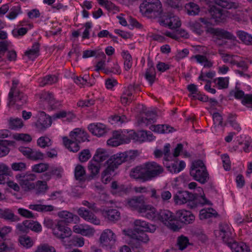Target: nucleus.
I'll return each mask as SVG.
<instances>
[{"instance_id": "f257e3e1", "label": "nucleus", "mask_w": 252, "mask_h": 252, "mask_svg": "<svg viewBox=\"0 0 252 252\" xmlns=\"http://www.w3.org/2000/svg\"><path fill=\"white\" fill-rule=\"evenodd\" d=\"M197 194V193H195ZM174 202L177 205H182L188 203L190 208L196 207L199 205H211V202L208 200L204 195H194L187 191H178L173 196Z\"/></svg>"}, {"instance_id": "f03ea898", "label": "nucleus", "mask_w": 252, "mask_h": 252, "mask_svg": "<svg viewBox=\"0 0 252 252\" xmlns=\"http://www.w3.org/2000/svg\"><path fill=\"white\" fill-rule=\"evenodd\" d=\"M221 239L223 242L231 249L232 252H249V247L243 242H237L233 240L231 228L226 223L221 225Z\"/></svg>"}, {"instance_id": "7ed1b4c3", "label": "nucleus", "mask_w": 252, "mask_h": 252, "mask_svg": "<svg viewBox=\"0 0 252 252\" xmlns=\"http://www.w3.org/2000/svg\"><path fill=\"white\" fill-rule=\"evenodd\" d=\"M139 8L143 15L150 18L159 19L163 14L162 5L159 0H145Z\"/></svg>"}, {"instance_id": "20e7f679", "label": "nucleus", "mask_w": 252, "mask_h": 252, "mask_svg": "<svg viewBox=\"0 0 252 252\" xmlns=\"http://www.w3.org/2000/svg\"><path fill=\"white\" fill-rule=\"evenodd\" d=\"M190 174L195 180L201 183H205L208 178L206 167L203 161L200 160L192 163Z\"/></svg>"}, {"instance_id": "39448f33", "label": "nucleus", "mask_w": 252, "mask_h": 252, "mask_svg": "<svg viewBox=\"0 0 252 252\" xmlns=\"http://www.w3.org/2000/svg\"><path fill=\"white\" fill-rule=\"evenodd\" d=\"M136 153L134 151L117 153L111 156L106 162L117 169L123 162L134 159L136 157Z\"/></svg>"}, {"instance_id": "423d86ee", "label": "nucleus", "mask_w": 252, "mask_h": 252, "mask_svg": "<svg viewBox=\"0 0 252 252\" xmlns=\"http://www.w3.org/2000/svg\"><path fill=\"white\" fill-rule=\"evenodd\" d=\"M157 220H160L164 225L173 231H177L179 227L177 225L176 217L168 210H160Z\"/></svg>"}, {"instance_id": "0eeeda50", "label": "nucleus", "mask_w": 252, "mask_h": 252, "mask_svg": "<svg viewBox=\"0 0 252 252\" xmlns=\"http://www.w3.org/2000/svg\"><path fill=\"white\" fill-rule=\"evenodd\" d=\"M158 22L161 26L171 29H176L181 25L179 18L170 12L163 13L158 19Z\"/></svg>"}, {"instance_id": "6e6552de", "label": "nucleus", "mask_w": 252, "mask_h": 252, "mask_svg": "<svg viewBox=\"0 0 252 252\" xmlns=\"http://www.w3.org/2000/svg\"><path fill=\"white\" fill-rule=\"evenodd\" d=\"M238 7V3L231 0H221V23L234 19V14L232 9H236Z\"/></svg>"}, {"instance_id": "1a4fd4ad", "label": "nucleus", "mask_w": 252, "mask_h": 252, "mask_svg": "<svg viewBox=\"0 0 252 252\" xmlns=\"http://www.w3.org/2000/svg\"><path fill=\"white\" fill-rule=\"evenodd\" d=\"M36 178V176L33 174L27 172L25 174H20L16 176V179L18 181L21 187L26 191L34 189L35 184L32 182Z\"/></svg>"}, {"instance_id": "9d476101", "label": "nucleus", "mask_w": 252, "mask_h": 252, "mask_svg": "<svg viewBox=\"0 0 252 252\" xmlns=\"http://www.w3.org/2000/svg\"><path fill=\"white\" fill-rule=\"evenodd\" d=\"M52 233L54 236L63 242L65 238L70 237L72 234V231L70 228L64 224V222L63 220H58L56 221V225L53 228Z\"/></svg>"}, {"instance_id": "9b49d317", "label": "nucleus", "mask_w": 252, "mask_h": 252, "mask_svg": "<svg viewBox=\"0 0 252 252\" xmlns=\"http://www.w3.org/2000/svg\"><path fill=\"white\" fill-rule=\"evenodd\" d=\"M99 241L102 247L111 249L117 241V236L111 229H106L100 234Z\"/></svg>"}, {"instance_id": "f8f14e48", "label": "nucleus", "mask_w": 252, "mask_h": 252, "mask_svg": "<svg viewBox=\"0 0 252 252\" xmlns=\"http://www.w3.org/2000/svg\"><path fill=\"white\" fill-rule=\"evenodd\" d=\"M148 181L158 177L164 171L163 167L154 161L144 163Z\"/></svg>"}, {"instance_id": "ddd939ff", "label": "nucleus", "mask_w": 252, "mask_h": 252, "mask_svg": "<svg viewBox=\"0 0 252 252\" xmlns=\"http://www.w3.org/2000/svg\"><path fill=\"white\" fill-rule=\"evenodd\" d=\"M128 136L129 140L132 139L139 142L152 141L155 138V137L151 132L144 130L138 131L137 132L131 130L128 132Z\"/></svg>"}, {"instance_id": "4468645a", "label": "nucleus", "mask_w": 252, "mask_h": 252, "mask_svg": "<svg viewBox=\"0 0 252 252\" xmlns=\"http://www.w3.org/2000/svg\"><path fill=\"white\" fill-rule=\"evenodd\" d=\"M129 142V138H128V133L125 135L120 131H114L112 137L107 141V144L112 147H116Z\"/></svg>"}, {"instance_id": "2eb2a0df", "label": "nucleus", "mask_w": 252, "mask_h": 252, "mask_svg": "<svg viewBox=\"0 0 252 252\" xmlns=\"http://www.w3.org/2000/svg\"><path fill=\"white\" fill-rule=\"evenodd\" d=\"M130 176L143 182L148 181L145 163L133 168L130 171Z\"/></svg>"}, {"instance_id": "dca6fc26", "label": "nucleus", "mask_w": 252, "mask_h": 252, "mask_svg": "<svg viewBox=\"0 0 252 252\" xmlns=\"http://www.w3.org/2000/svg\"><path fill=\"white\" fill-rule=\"evenodd\" d=\"M145 204L143 196H134L126 199L125 201L126 206L132 210H136L140 213V210Z\"/></svg>"}, {"instance_id": "f3484780", "label": "nucleus", "mask_w": 252, "mask_h": 252, "mask_svg": "<svg viewBox=\"0 0 252 252\" xmlns=\"http://www.w3.org/2000/svg\"><path fill=\"white\" fill-rule=\"evenodd\" d=\"M138 88L137 85L130 84L125 88L121 97V102L124 105L129 104L134 99L132 95L135 90Z\"/></svg>"}, {"instance_id": "a211bd4d", "label": "nucleus", "mask_w": 252, "mask_h": 252, "mask_svg": "<svg viewBox=\"0 0 252 252\" xmlns=\"http://www.w3.org/2000/svg\"><path fill=\"white\" fill-rule=\"evenodd\" d=\"M220 0H215V4L212 5L210 9L211 15V24L218 25L220 22Z\"/></svg>"}, {"instance_id": "6ab92c4d", "label": "nucleus", "mask_w": 252, "mask_h": 252, "mask_svg": "<svg viewBox=\"0 0 252 252\" xmlns=\"http://www.w3.org/2000/svg\"><path fill=\"white\" fill-rule=\"evenodd\" d=\"M157 114L153 111H148L142 114L138 119V123L141 126H148L156 122Z\"/></svg>"}, {"instance_id": "aec40b11", "label": "nucleus", "mask_w": 252, "mask_h": 252, "mask_svg": "<svg viewBox=\"0 0 252 252\" xmlns=\"http://www.w3.org/2000/svg\"><path fill=\"white\" fill-rule=\"evenodd\" d=\"M77 213L78 215L86 221L90 222L95 225L100 224V220L91 212L84 207L80 208Z\"/></svg>"}, {"instance_id": "412c9836", "label": "nucleus", "mask_w": 252, "mask_h": 252, "mask_svg": "<svg viewBox=\"0 0 252 252\" xmlns=\"http://www.w3.org/2000/svg\"><path fill=\"white\" fill-rule=\"evenodd\" d=\"M139 213L143 217L152 220H157L158 214L155 207L151 205L145 204L143 205V207L140 209Z\"/></svg>"}, {"instance_id": "4be33fe9", "label": "nucleus", "mask_w": 252, "mask_h": 252, "mask_svg": "<svg viewBox=\"0 0 252 252\" xmlns=\"http://www.w3.org/2000/svg\"><path fill=\"white\" fill-rule=\"evenodd\" d=\"M52 124L51 118L44 112H40L35 126L39 130H43L50 126Z\"/></svg>"}, {"instance_id": "5701e85b", "label": "nucleus", "mask_w": 252, "mask_h": 252, "mask_svg": "<svg viewBox=\"0 0 252 252\" xmlns=\"http://www.w3.org/2000/svg\"><path fill=\"white\" fill-rule=\"evenodd\" d=\"M90 131L94 135L97 137L102 136L107 131L105 125L102 123H93L88 126Z\"/></svg>"}, {"instance_id": "b1692460", "label": "nucleus", "mask_w": 252, "mask_h": 252, "mask_svg": "<svg viewBox=\"0 0 252 252\" xmlns=\"http://www.w3.org/2000/svg\"><path fill=\"white\" fill-rule=\"evenodd\" d=\"M200 22L203 23L206 27H208L210 23L207 19L204 18H200L199 21L190 23L191 30L198 34H201L204 32V27L201 24Z\"/></svg>"}, {"instance_id": "393cba45", "label": "nucleus", "mask_w": 252, "mask_h": 252, "mask_svg": "<svg viewBox=\"0 0 252 252\" xmlns=\"http://www.w3.org/2000/svg\"><path fill=\"white\" fill-rule=\"evenodd\" d=\"M103 217L110 221L115 222L120 219V213L116 209L106 208L101 211Z\"/></svg>"}, {"instance_id": "a878e982", "label": "nucleus", "mask_w": 252, "mask_h": 252, "mask_svg": "<svg viewBox=\"0 0 252 252\" xmlns=\"http://www.w3.org/2000/svg\"><path fill=\"white\" fill-rule=\"evenodd\" d=\"M134 224L135 229L141 232H154L156 230L155 226L150 224L146 221L141 220H135Z\"/></svg>"}, {"instance_id": "bb28decb", "label": "nucleus", "mask_w": 252, "mask_h": 252, "mask_svg": "<svg viewBox=\"0 0 252 252\" xmlns=\"http://www.w3.org/2000/svg\"><path fill=\"white\" fill-rule=\"evenodd\" d=\"M9 102L8 105L9 106L15 105L16 107L19 109V107L25 103H26L27 100V96L25 95L23 93L19 91H16L12 96V99L13 100L14 103H10V98L8 96Z\"/></svg>"}, {"instance_id": "cd10ccee", "label": "nucleus", "mask_w": 252, "mask_h": 252, "mask_svg": "<svg viewBox=\"0 0 252 252\" xmlns=\"http://www.w3.org/2000/svg\"><path fill=\"white\" fill-rule=\"evenodd\" d=\"M107 166L103 170L101 174V181L103 183L107 184L112 179V176L115 170L116 169L112 165L106 162Z\"/></svg>"}, {"instance_id": "c85d7f7f", "label": "nucleus", "mask_w": 252, "mask_h": 252, "mask_svg": "<svg viewBox=\"0 0 252 252\" xmlns=\"http://www.w3.org/2000/svg\"><path fill=\"white\" fill-rule=\"evenodd\" d=\"M70 137L78 142H84L88 139L87 132L83 129L76 128L70 133Z\"/></svg>"}, {"instance_id": "c756f323", "label": "nucleus", "mask_w": 252, "mask_h": 252, "mask_svg": "<svg viewBox=\"0 0 252 252\" xmlns=\"http://www.w3.org/2000/svg\"><path fill=\"white\" fill-rule=\"evenodd\" d=\"M210 107L209 111L212 115L213 120L218 121V119L220 118V115L219 113L220 105L215 99L211 98L209 100Z\"/></svg>"}, {"instance_id": "7c9ffc66", "label": "nucleus", "mask_w": 252, "mask_h": 252, "mask_svg": "<svg viewBox=\"0 0 252 252\" xmlns=\"http://www.w3.org/2000/svg\"><path fill=\"white\" fill-rule=\"evenodd\" d=\"M177 215L180 220L186 224L192 223L195 219L194 216L190 211L185 210H179Z\"/></svg>"}, {"instance_id": "2f4dec72", "label": "nucleus", "mask_w": 252, "mask_h": 252, "mask_svg": "<svg viewBox=\"0 0 252 252\" xmlns=\"http://www.w3.org/2000/svg\"><path fill=\"white\" fill-rule=\"evenodd\" d=\"M0 218L10 222H16L19 220L18 216L9 209L0 208Z\"/></svg>"}, {"instance_id": "473e14b6", "label": "nucleus", "mask_w": 252, "mask_h": 252, "mask_svg": "<svg viewBox=\"0 0 252 252\" xmlns=\"http://www.w3.org/2000/svg\"><path fill=\"white\" fill-rule=\"evenodd\" d=\"M109 157L108 152L104 149L98 148L96 150L95 153L94 155L93 159L94 161L100 163Z\"/></svg>"}, {"instance_id": "72a5a7b5", "label": "nucleus", "mask_w": 252, "mask_h": 252, "mask_svg": "<svg viewBox=\"0 0 252 252\" xmlns=\"http://www.w3.org/2000/svg\"><path fill=\"white\" fill-rule=\"evenodd\" d=\"M59 217L64 220V221L66 223H70L74 221L77 222L79 220V218L76 215L69 212L67 211H63L59 212Z\"/></svg>"}, {"instance_id": "f704fd0d", "label": "nucleus", "mask_w": 252, "mask_h": 252, "mask_svg": "<svg viewBox=\"0 0 252 252\" xmlns=\"http://www.w3.org/2000/svg\"><path fill=\"white\" fill-rule=\"evenodd\" d=\"M112 192L118 195H122L128 192V188L123 184H119L117 182L114 181L111 184Z\"/></svg>"}, {"instance_id": "c9c22d12", "label": "nucleus", "mask_w": 252, "mask_h": 252, "mask_svg": "<svg viewBox=\"0 0 252 252\" xmlns=\"http://www.w3.org/2000/svg\"><path fill=\"white\" fill-rule=\"evenodd\" d=\"M218 215L216 211L212 208H205L200 210L199 218L201 220L215 218Z\"/></svg>"}, {"instance_id": "e433bc0d", "label": "nucleus", "mask_w": 252, "mask_h": 252, "mask_svg": "<svg viewBox=\"0 0 252 252\" xmlns=\"http://www.w3.org/2000/svg\"><path fill=\"white\" fill-rule=\"evenodd\" d=\"M39 47L38 43L34 42L31 48L25 52V55L31 60L35 59L39 56Z\"/></svg>"}, {"instance_id": "4c0bfd02", "label": "nucleus", "mask_w": 252, "mask_h": 252, "mask_svg": "<svg viewBox=\"0 0 252 252\" xmlns=\"http://www.w3.org/2000/svg\"><path fill=\"white\" fill-rule=\"evenodd\" d=\"M63 142L65 147L71 152H77L80 149L78 142L73 139L63 137Z\"/></svg>"}, {"instance_id": "58836bf2", "label": "nucleus", "mask_w": 252, "mask_h": 252, "mask_svg": "<svg viewBox=\"0 0 252 252\" xmlns=\"http://www.w3.org/2000/svg\"><path fill=\"white\" fill-rule=\"evenodd\" d=\"M88 169L90 172L91 176L94 178L99 173L100 164L99 163L94 161L93 159H92L88 163Z\"/></svg>"}, {"instance_id": "ea45409f", "label": "nucleus", "mask_w": 252, "mask_h": 252, "mask_svg": "<svg viewBox=\"0 0 252 252\" xmlns=\"http://www.w3.org/2000/svg\"><path fill=\"white\" fill-rule=\"evenodd\" d=\"M190 59L191 60H194L196 62L202 65H203L204 67H210L212 66V63L211 62L208 60L207 57L202 55H196L194 56H192Z\"/></svg>"}, {"instance_id": "a19ab883", "label": "nucleus", "mask_w": 252, "mask_h": 252, "mask_svg": "<svg viewBox=\"0 0 252 252\" xmlns=\"http://www.w3.org/2000/svg\"><path fill=\"white\" fill-rule=\"evenodd\" d=\"M235 37L234 35L227 31L221 30V46L226 45L227 47L229 46L227 45V43H232L234 41Z\"/></svg>"}, {"instance_id": "79ce46f5", "label": "nucleus", "mask_w": 252, "mask_h": 252, "mask_svg": "<svg viewBox=\"0 0 252 252\" xmlns=\"http://www.w3.org/2000/svg\"><path fill=\"white\" fill-rule=\"evenodd\" d=\"M186 166L185 162L180 161L179 163L177 161L171 163L167 166L168 170L171 173H177L183 170Z\"/></svg>"}, {"instance_id": "37998d69", "label": "nucleus", "mask_w": 252, "mask_h": 252, "mask_svg": "<svg viewBox=\"0 0 252 252\" xmlns=\"http://www.w3.org/2000/svg\"><path fill=\"white\" fill-rule=\"evenodd\" d=\"M18 241L20 245L26 249H30L32 247L34 241L30 236L27 235H23L19 237Z\"/></svg>"}, {"instance_id": "c03bdc74", "label": "nucleus", "mask_w": 252, "mask_h": 252, "mask_svg": "<svg viewBox=\"0 0 252 252\" xmlns=\"http://www.w3.org/2000/svg\"><path fill=\"white\" fill-rule=\"evenodd\" d=\"M145 77L151 85L154 83L156 80V72L155 68L153 65H149L148 68L146 70Z\"/></svg>"}, {"instance_id": "a18cd8bd", "label": "nucleus", "mask_w": 252, "mask_h": 252, "mask_svg": "<svg viewBox=\"0 0 252 252\" xmlns=\"http://www.w3.org/2000/svg\"><path fill=\"white\" fill-rule=\"evenodd\" d=\"M236 34L239 39L246 45H252V35L251 34L243 31H238Z\"/></svg>"}, {"instance_id": "49530a36", "label": "nucleus", "mask_w": 252, "mask_h": 252, "mask_svg": "<svg viewBox=\"0 0 252 252\" xmlns=\"http://www.w3.org/2000/svg\"><path fill=\"white\" fill-rule=\"evenodd\" d=\"M29 209L37 212H50L52 211L54 207L53 206L41 204H31L29 206Z\"/></svg>"}, {"instance_id": "de8ad7c7", "label": "nucleus", "mask_w": 252, "mask_h": 252, "mask_svg": "<svg viewBox=\"0 0 252 252\" xmlns=\"http://www.w3.org/2000/svg\"><path fill=\"white\" fill-rule=\"evenodd\" d=\"M185 7L187 13L189 15L194 16L198 15L200 11L199 6L194 2H190L187 3Z\"/></svg>"}, {"instance_id": "09e8293b", "label": "nucleus", "mask_w": 252, "mask_h": 252, "mask_svg": "<svg viewBox=\"0 0 252 252\" xmlns=\"http://www.w3.org/2000/svg\"><path fill=\"white\" fill-rule=\"evenodd\" d=\"M22 13L21 7L19 4H17L11 7L6 17L10 20H13Z\"/></svg>"}, {"instance_id": "8fccbe9b", "label": "nucleus", "mask_w": 252, "mask_h": 252, "mask_svg": "<svg viewBox=\"0 0 252 252\" xmlns=\"http://www.w3.org/2000/svg\"><path fill=\"white\" fill-rule=\"evenodd\" d=\"M122 56L124 60V69L128 71L132 65V57L127 51H123Z\"/></svg>"}, {"instance_id": "3c124183", "label": "nucleus", "mask_w": 252, "mask_h": 252, "mask_svg": "<svg viewBox=\"0 0 252 252\" xmlns=\"http://www.w3.org/2000/svg\"><path fill=\"white\" fill-rule=\"evenodd\" d=\"M86 171L81 165H77L74 169V176L76 180L82 181L85 179Z\"/></svg>"}, {"instance_id": "603ef678", "label": "nucleus", "mask_w": 252, "mask_h": 252, "mask_svg": "<svg viewBox=\"0 0 252 252\" xmlns=\"http://www.w3.org/2000/svg\"><path fill=\"white\" fill-rule=\"evenodd\" d=\"M206 32L211 35L215 42L219 44L220 39V30L219 28H208Z\"/></svg>"}, {"instance_id": "864d4df0", "label": "nucleus", "mask_w": 252, "mask_h": 252, "mask_svg": "<svg viewBox=\"0 0 252 252\" xmlns=\"http://www.w3.org/2000/svg\"><path fill=\"white\" fill-rule=\"evenodd\" d=\"M34 252H56V250L53 246L43 243L37 246Z\"/></svg>"}, {"instance_id": "5fc2aeb1", "label": "nucleus", "mask_w": 252, "mask_h": 252, "mask_svg": "<svg viewBox=\"0 0 252 252\" xmlns=\"http://www.w3.org/2000/svg\"><path fill=\"white\" fill-rule=\"evenodd\" d=\"M23 126L22 120L19 118H10L9 120V127L12 129H17Z\"/></svg>"}, {"instance_id": "6e6d98bb", "label": "nucleus", "mask_w": 252, "mask_h": 252, "mask_svg": "<svg viewBox=\"0 0 252 252\" xmlns=\"http://www.w3.org/2000/svg\"><path fill=\"white\" fill-rule=\"evenodd\" d=\"M58 81V78L55 75H47L41 79L39 82L40 86H44L46 85H52Z\"/></svg>"}, {"instance_id": "4d7b16f0", "label": "nucleus", "mask_w": 252, "mask_h": 252, "mask_svg": "<svg viewBox=\"0 0 252 252\" xmlns=\"http://www.w3.org/2000/svg\"><path fill=\"white\" fill-rule=\"evenodd\" d=\"M63 172V169L62 167H54L51 170L46 173L45 176H48L47 180H49L52 175L55 176L57 178H61Z\"/></svg>"}, {"instance_id": "13d9d810", "label": "nucleus", "mask_w": 252, "mask_h": 252, "mask_svg": "<svg viewBox=\"0 0 252 252\" xmlns=\"http://www.w3.org/2000/svg\"><path fill=\"white\" fill-rule=\"evenodd\" d=\"M90 78L88 74H85L83 77L81 76H75L74 77V82L78 85L84 86L87 85L88 86H91L89 82V79Z\"/></svg>"}, {"instance_id": "bf43d9fd", "label": "nucleus", "mask_w": 252, "mask_h": 252, "mask_svg": "<svg viewBox=\"0 0 252 252\" xmlns=\"http://www.w3.org/2000/svg\"><path fill=\"white\" fill-rule=\"evenodd\" d=\"M49 168V165L45 163L36 164L32 166V170L33 172L40 173L46 171Z\"/></svg>"}, {"instance_id": "052dcab7", "label": "nucleus", "mask_w": 252, "mask_h": 252, "mask_svg": "<svg viewBox=\"0 0 252 252\" xmlns=\"http://www.w3.org/2000/svg\"><path fill=\"white\" fill-rule=\"evenodd\" d=\"M37 144L40 147L44 148L51 146L52 141L49 137L42 136L37 139Z\"/></svg>"}, {"instance_id": "680f3d73", "label": "nucleus", "mask_w": 252, "mask_h": 252, "mask_svg": "<svg viewBox=\"0 0 252 252\" xmlns=\"http://www.w3.org/2000/svg\"><path fill=\"white\" fill-rule=\"evenodd\" d=\"M35 189L37 193H44L48 189L46 182L43 181H38L35 184Z\"/></svg>"}, {"instance_id": "e2e57ef3", "label": "nucleus", "mask_w": 252, "mask_h": 252, "mask_svg": "<svg viewBox=\"0 0 252 252\" xmlns=\"http://www.w3.org/2000/svg\"><path fill=\"white\" fill-rule=\"evenodd\" d=\"M44 158V154L39 150L32 149L29 159L34 161L42 160Z\"/></svg>"}, {"instance_id": "0e129e2a", "label": "nucleus", "mask_w": 252, "mask_h": 252, "mask_svg": "<svg viewBox=\"0 0 252 252\" xmlns=\"http://www.w3.org/2000/svg\"><path fill=\"white\" fill-rule=\"evenodd\" d=\"M221 160L223 169L225 171H229L231 168V162L229 157L226 154L221 155Z\"/></svg>"}, {"instance_id": "69168bd1", "label": "nucleus", "mask_w": 252, "mask_h": 252, "mask_svg": "<svg viewBox=\"0 0 252 252\" xmlns=\"http://www.w3.org/2000/svg\"><path fill=\"white\" fill-rule=\"evenodd\" d=\"M13 138L18 141H21L26 142H30L32 140L30 135L25 133H16L13 136Z\"/></svg>"}, {"instance_id": "338daca9", "label": "nucleus", "mask_w": 252, "mask_h": 252, "mask_svg": "<svg viewBox=\"0 0 252 252\" xmlns=\"http://www.w3.org/2000/svg\"><path fill=\"white\" fill-rule=\"evenodd\" d=\"M11 167L15 171H22L27 169V165L23 162H14L11 164Z\"/></svg>"}, {"instance_id": "774afa93", "label": "nucleus", "mask_w": 252, "mask_h": 252, "mask_svg": "<svg viewBox=\"0 0 252 252\" xmlns=\"http://www.w3.org/2000/svg\"><path fill=\"white\" fill-rule=\"evenodd\" d=\"M29 220H24L22 223H18L16 225V228L21 232H27L29 230Z\"/></svg>"}]
</instances>
